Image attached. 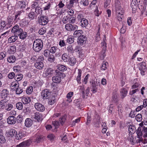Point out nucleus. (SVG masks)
Masks as SVG:
<instances>
[{
	"instance_id": "c756f323",
	"label": "nucleus",
	"mask_w": 147,
	"mask_h": 147,
	"mask_svg": "<svg viewBox=\"0 0 147 147\" xmlns=\"http://www.w3.org/2000/svg\"><path fill=\"white\" fill-rule=\"evenodd\" d=\"M16 60L15 57L13 55L10 56L7 58V61L9 63H13Z\"/></svg>"
},
{
	"instance_id": "a19ab883",
	"label": "nucleus",
	"mask_w": 147,
	"mask_h": 147,
	"mask_svg": "<svg viewBox=\"0 0 147 147\" xmlns=\"http://www.w3.org/2000/svg\"><path fill=\"white\" fill-rule=\"evenodd\" d=\"M55 56L52 54H51L49 56L48 61L51 63L54 62L55 61Z\"/></svg>"
},
{
	"instance_id": "49530a36",
	"label": "nucleus",
	"mask_w": 147,
	"mask_h": 147,
	"mask_svg": "<svg viewBox=\"0 0 147 147\" xmlns=\"http://www.w3.org/2000/svg\"><path fill=\"white\" fill-rule=\"evenodd\" d=\"M115 7L116 9L122 8L121 6V3L119 0H117L115 2Z\"/></svg>"
},
{
	"instance_id": "6ab92c4d",
	"label": "nucleus",
	"mask_w": 147,
	"mask_h": 147,
	"mask_svg": "<svg viewBox=\"0 0 147 147\" xmlns=\"http://www.w3.org/2000/svg\"><path fill=\"white\" fill-rule=\"evenodd\" d=\"M33 123L32 121L29 118L26 119L25 121V124L26 127H30Z\"/></svg>"
},
{
	"instance_id": "7ed1b4c3",
	"label": "nucleus",
	"mask_w": 147,
	"mask_h": 147,
	"mask_svg": "<svg viewBox=\"0 0 147 147\" xmlns=\"http://www.w3.org/2000/svg\"><path fill=\"white\" fill-rule=\"evenodd\" d=\"M67 117V115H65L60 118L59 121H53V124L56 128H57L60 124L63 125Z\"/></svg>"
},
{
	"instance_id": "39448f33",
	"label": "nucleus",
	"mask_w": 147,
	"mask_h": 147,
	"mask_svg": "<svg viewBox=\"0 0 147 147\" xmlns=\"http://www.w3.org/2000/svg\"><path fill=\"white\" fill-rule=\"evenodd\" d=\"M11 32L14 35L18 36L23 32V30L17 24L15 25L12 29Z\"/></svg>"
},
{
	"instance_id": "79ce46f5",
	"label": "nucleus",
	"mask_w": 147,
	"mask_h": 147,
	"mask_svg": "<svg viewBox=\"0 0 147 147\" xmlns=\"http://www.w3.org/2000/svg\"><path fill=\"white\" fill-rule=\"evenodd\" d=\"M80 5L84 6H87L89 4L88 0H80Z\"/></svg>"
},
{
	"instance_id": "864d4df0",
	"label": "nucleus",
	"mask_w": 147,
	"mask_h": 147,
	"mask_svg": "<svg viewBox=\"0 0 147 147\" xmlns=\"http://www.w3.org/2000/svg\"><path fill=\"white\" fill-rule=\"evenodd\" d=\"M21 67L19 65L14 66L13 67V71L15 72H18L20 71Z\"/></svg>"
},
{
	"instance_id": "20e7f679",
	"label": "nucleus",
	"mask_w": 147,
	"mask_h": 147,
	"mask_svg": "<svg viewBox=\"0 0 147 147\" xmlns=\"http://www.w3.org/2000/svg\"><path fill=\"white\" fill-rule=\"evenodd\" d=\"M38 23L40 25L45 26L49 22L48 17L45 16H42L38 17Z\"/></svg>"
},
{
	"instance_id": "09e8293b",
	"label": "nucleus",
	"mask_w": 147,
	"mask_h": 147,
	"mask_svg": "<svg viewBox=\"0 0 147 147\" xmlns=\"http://www.w3.org/2000/svg\"><path fill=\"white\" fill-rule=\"evenodd\" d=\"M27 33L26 32H22L19 35L20 38L22 39H25L27 36Z\"/></svg>"
},
{
	"instance_id": "a18cd8bd",
	"label": "nucleus",
	"mask_w": 147,
	"mask_h": 147,
	"mask_svg": "<svg viewBox=\"0 0 147 147\" xmlns=\"http://www.w3.org/2000/svg\"><path fill=\"white\" fill-rule=\"evenodd\" d=\"M17 108L19 110H21L23 109V105L20 102H17L16 105Z\"/></svg>"
},
{
	"instance_id": "6e6552de",
	"label": "nucleus",
	"mask_w": 147,
	"mask_h": 147,
	"mask_svg": "<svg viewBox=\"0 0 147 147\" xmlns=\"http://www.w3.org/2000/svg\"><path fill=\"white\" fill-rule=\"evenodd\" d=\"M57 70H55L52 68L47 69L45 71V74L46 76L50 77L54 75H55Z\"/></svg>"
},
{
	"instance_id": "f8f14e48",
	"label": "nucleus",
	"mask_w": 147,
	"mask_h": 147,
	"mask_svg": "<svg viewBox=\"0 0 147 147\" xmlns=\"http://www.w3.org/2000/svg\"><path fill=\"white\" fill-rule=\"evenodd\" d=\"M32 141L30 140H27L17 145L16 147H27L30 146Z\"/></svg>"
},
{
	"instance_id": "e433bc0d",
	"label": "nucleus",
	"mask_w": 147,
	"mask_h": 147,
	"mask_svg": "<svg viewBox=\"0 0 147 147\" xmlns=\"http://www.w3.org/2000/svg\"><path fill=\"white\" fill-rule=\"evenodd\" d=\"M23 77V75L22 74H17L15 75L14 79L16 81H18L21 80Z\"/></svg>"
},
{
	"instance_id": "4be33fe9",
	"label": "nucleus",
	"mask_w": 147,
	"mask_h": 147,
	"mask_svg": "<svg viewBox=\"0 0 147 147\" xmlns=\"http://www.w3.org/2000/svg\"><path fill=\"white\" fill-rule=\"evenodd\" d=\"M127 93V91L125 88H122L120 90V93L121 94V98L123 99L126 96Z\"/></svg>"
},
{
	"instance_id": "37998d69",
	"label": "nucleus",
	"mask_w": 147,
	"mask_h": 147,
	"mask_svg": "<svg viewBox=\"0 0 147 147\" xmlns=\"http://www.w3.org/2000/svg\"><path fill=\"white\" fill-rule=\"evenodd\" d=\"M13 107L12 104L9 103L5 106V109L7 111H10L12 109Z\"/></svg>"
},
{
	"instance_id": "5701e85b",
	"label": "nucleus",
	"mask_w": 147,
	"mask_h": 147,
	"mask_svg": "<svg viewBox=\"0 0 147 147\" xmlns=\"http://www.w3.org/2000/svg\"><path fill=\"white\" fill-rule=\"evenodd\" d=\"M17 5H18L20 8L23 9L26 6V2L24 1H19L17 3Z\"/></svg>"
},
{
	"instance_id": "a211bd4d",
	"label": "nucleus",
	"mask_w": 147,
	"mask_h": 147,
	"mask_svg": "<svg viewBox=\"0 0 147 147\" xmlns=\"http://www.w3.org/2000/svg\"><path fill=\"white\" fill-rule=\"evenodd\" d=\"M23 13L22 11H19L16 12L15 17L14 20L16 22H18L19 20H20V16L22 15V13Z\"/></svg>"
},
{
	"instance_id": "f3484780",
	"label": "nucleus",
	"mask_w": 147,
	"mask_h": 147,
	"mask_svg": "<svg viewBox=\"0 0 147 147\" xmlns=\"http://www.w3.org/2000/svg\"><path fill=\"white\" fill-rule=\"evenodd\" d=\"M34 66L38 69H42L44 67V64L41 62L36 61L34 64Z\"/></svg>"
},
{
	"instance_id": "de8ad7c7",
	"label": "nucleus",
	"mask_w": 147,
	"mask_h": 147,
	"mask_svg": "<svg viewBox=\"0 0 147 147\" xmlns=\"http://www.w3.org/2000/svg\"><path fill=\"white\" fill-rule=\"evenodd\" d=\"M28 16L31 19H33L35 17H36V16L35 13L34 12H30L28 14Z\"/></svg>"
},
{
	"instance_id": "2f4dec72",
	"label": "nucleus",
	"mask_w": 147,
	"mask_h": 147,
	"mask_svg": "<svg viewBox=\"0 0 147 147\" xmlns=\"http://www.w3.org/2000/svg\"><path fill=\"white\" fill-rule=\"evenodd\" d=\"M83 33V32L81 30H75L74 31V35L75 37H79L80 36H82L81 34Z\"/></svg>"
},
{
	"instance_id": "c03bdc74",
	"label": "nucleus",
	"mask_w": 147,
	"mask_h": 147,
	"mask_svg": "<svg viewBox=\"0 0 147 147\" xmlns=\"http://www.w3.org/2000/svg\"><path fill=\"white\" fill-rule=\"evenodd\" d=\"M141 87V85L138 82L135 83L132 86V89H136L138 88L139 89Z\"/></svg>"
},
{
	"instance_id": "5fc2aeb1",
	"label": "nucleus",
	"mask_w": 147,
	"mask_h": 147,
	"mask_svg": "<svg viewBox=\"0 0 147 147\" xmlns=\"http://www.w3.org/2000/svg\"><path fill=\"white\" fill-rule=\"evenodd\" d=\"M136 119L138 121L140 122L142 120V116L141 114H138L136 116Z\"/></svg>"
},
{
	"instance_id": "c9c22d12",
	"label": "nucleus",
	"mask_w": 147,
	"mask_h": 147,
	"mask_svg": "<svg viewBox=\"0 0 147 147\" xmlns=\"http://www.w3.org/2000/svg\"><path fill=\"white\" fill-rule=\"evenodd\" d=\"M16 47L14 45L10 46L8 50L10 54H13L16 51Z\"/></svg>"
},
{
	"instance_id": "ddd939ff",
	"label": "nucleus",
	"mask_w": 147,
	"mask_h": 147,
	"mask_svg": "<svg viewBox=\"0 0 147 147\" xmlns=\"http://www.w3.org/2000/svg\"><path fill=\"white\" fill-rule=\"evenodd\" d=\"M34 107L37 111L41 112L44 111L45 108L44 105L38 102L35 103Z\"/></svg>"
},
{
	"instance_id": "f704fd0d",
	"label": "nucleus",
	"mask_w": 147,
	"mask_h": 147,
	"mask_svg": "<svg viewBox=\"0 0 147 147\" xmlns=\"http://www.w3.org/2000/svg\"><path fill=\"white\" fill-rule=\"evenodd\" d=\"M68 61L70 65L72 66L74 65L75 64L76 62V59L74 57L70 58Z\"/></svg>"
},
{
	"instance_id": "9d476101",
	"label": "nucleus",
	"mask_w": 147,
	"mask_h": 147,
	"mask_svg": "<svg viewBox=\"0 0 147 147\" xmlns=\"http://www.w3.org/2000/svg\"><path fill=\"white\" fill-rule=\"evenodd\" d=\"M86 40L87 38L86 36L82 35V36H80L78 37L77 42L78 44L82 45L86 43Z\"/></svg>"
},
{
	"instance_id": "8fccbe9b",
	"label": "nucleus",
	"mask_w": 147,
	"mask_h": 147,
	"mask_svg": "<svg viewBox=\"0 0 147 147\" xmlns=\"http://www.w3.org/2000/svg\"><path fill=\"white\" fill-rule=\"evenodd\" d=\"M61 58L63 61L65 62H67L68 60L69 59L68 58V56L66 53L63 54L62 55Z\"/></svg>"
},
{
	"instance_id": "473e14b6",
	"label": "nucleus",
	"mask_w": 147,
	"mask_h": 147,
	"mask_svg": "<svg viewBox=\"0 0 147 147\" xmlns=\"http://www.w3.org/2000/svg\"><path fill=\"white\" fill-rule=\"evenodd\" d=\"M58 69L61 71H64L67 70V68L66 66L62 64H59L57 66Z\"/></svg>"
},
{
	"instance_id": "dca6fc26",
	"label": "nucleus",
	"mask_w": 147,
	"mask_h": 147,
	"mask_svg": "<svg viewBox=\"0 0 147 147\" xmlns=\"http://www.w3.org/2000/svg\"><path fill=\"white\" fill-rule=\"evenodd\" d=\"M34 118L38 121H41L43 119L42 115L39 112H36L34 114Z\"/></svg>"
},
{
	"instance_id": "aec40b11",
	"label": "nucleus",
	"mask_w": 147,
	"mask_h": 147,
	"mask_svg": "<svg viewBox=\"0 0 147 147\" xmlns=\"http://www.w3.org/2000/svg\"><path fill=\"white\" fill-rule=\"evenodd\" d=\"M22 101L24 104H27L30 103L31 100L29 97L25 96L22 98Z\"/></svg>"
},
{
	"instance_id": "b1692460",
	"label": "nucleus",
	"mask_w": 147,
	"mask_h": 147,
	"mask_svg": "<svg viewBox=\"0 0 147 147\" xmlns=\"http://www.w3.org/2000/svg\"><path fill=\"white\" fill-rule=\"evenodd\" d=\"M44 137L42 135H38L36 136V139L34 140V142L36 143H39L43 140Z\"/></svg>"
},
{
	"instance_id": "13d9d810",
	"label": "nucleus",
	"mask_w": 147,
	"mask_h": 147,
	"mask_svg": "<svg viewBox=\"0 0 147 147\" xmlns=\"http://www.w3.org/2000/svg\"><path fill=\"white\" fill-rule=\"evenodd\" d=\"M79 89L80 91L81 92V93L82 96H84L85 93H84V86H80L79 87Z\"/></svg>"
},
{
	"instance_id": "bf43d9fd",
	"label": "nucleus",
	"mask_w": 147,
	"mask_h": 147,
	"mask_svg": "<svg viewBox=\"0 0 147 147\" xmlns=\"http://www.w3.org/2000/svg\"><path fill=\"white\" fill-rule=\"evenodd\" d=\"M108 64V63L107 62L104 61L102 65L101 69L104 70H105L107 68V65Z\"/></svg>"
},
{
	"instance_id": "2eb2a0df",
	"label": "nucleus",
	"mask_w": 147,
	"mask_h": 147,
	"mask_svg": "<svg viewBox=\"0 0 147 147\" xmlns=\"http://www.w3.org/2000/svg\"><path fill=\"white\" fill-rule=\"evenodd\" d=\"M1 94L3 98H6L9 95V92L8 90L6 89H3L2 91Z\"/></svg>"
},
{
	"instance_id": "cd10ccee",
	"label": "nucleus",
	"mask_w": 147,
	"mask_h": 147,
	"mask_svg": "<svg viewBox=\"0 0 147 147\" xmlns=\"http://www.w3.org/2000/svg\"><path fill=\"white\" fill-rule=\"evenodd\" d=\"M128 130L131 134H134L136 131V128L134 125H130L128 127Z\"/></svg>"
},
{
	"instance_id": "603ef678",
	"label": "nucleus",
	"mask_w": 147,
	"mask_h": 147,
	"mask_svg": "<svg viewBox=\"0 0 147 147\" xmlns=\"http://www.w3.org/2000/svg\"><path fill=\"white\" fill-rule=\"evenodd\" d=\"M24 134L22 132H19L16 136L17 140H19L22 139L24 136Z\"/></svg>"
},
{
	"instance_id": "393cba45",
	"label": "nucleus",
	"mask_w": 147,
	"mask_h": 147,
	"mask_svg": "<svg viewBox=\"0 0 147 147\" xmlns=\"http://www.w3.org/2000/svg\"><path fill=\"white\" fill-rule=\"evenodd\" d=\"M18 39V36L16 35L12 36L8 39V42L9 43L15 42Z\"/></svg>"
},
{
	"instance_id": "6e6d98bb",
	"label": "nucleus",
	"mask_w": 147,
	"mask_h": 147,
	"mask_svg": "<svg viewBox=\"0 0 147 147\" xmlns=\"http://www.w3.org/2000/svg\"><path fill=\"white\" fill-rule=\"evenodd\" d=\"M33 90V87L32 86H29L26 89V93L28 94H31Z\"/></svg>"
},
{
	"instance_id": "1a4fd4ad",
	"label": "nucleus",
	"mask_w": 147,
	"mask_h": 147,
	"mask_svg": "<svg viewBox=\"0 0 147 147\" xmlns=\"http://www.w3.org/2000/svg\"><path fill=\"white\" fill-rule=\"evenodd\" d=\"M91 82H92L91 85L92 87V92L93 93H95L97 92V89L98 86H100V83L99 82H97V80L96 81L94 80L92 82H90L91 83Z\"/></svg>"
},
{
	"instance_id": "72a5a7b5",
	"label": "nucleus",
	"mask_w": 147,
	"mask_h": 147,
	"mask_svg": "<svg viewBox=\"0 0 147 147\" xmlns=\"http://www.w3.org/2000/svg\"><path fill=\"white\" fill-rule=\"evenodd\" d=\"M55 75H57L58 76V77L60 78V79L61 78L63 79L65 77V75L63 73L57 70V71L56 72Z\"/></svg>"
},
{
	"instance_id": "052dcab7",
	"label": "nucleus",
	"mask_w": 147,
	"mask_h": 147,
	"mask_svg": "<svg viewBox=\"0 0 147 147\" xmlns=\"http://www.w3.org/2000/svg\"><path fill=\"white\" fill-rule=\"evenodd\" d=\"M13 20V18L11 16H8L7 18V25H9L12 22Z\"/></svg>"
},
{
	"instance_id": "4468645a",
	"label": "nucleus",
	"mask_w": 147,
	"mask_h": 147,
	"mask_svg": "<svg viewBox=\"0 0 147 147\" xmlns=\"http://www.w3.org/2000/svg\"><path fill=\"white\" fill-rule=\"evenodd\" d=\"M16 121V118L13 116H9L7 119V122L9 124H14Z\"/></svg>"
},
{
	"instance_id": "0e129e2a",
	"label": "nucleus",
	"mask_w": 147,
	"mask_h": 147,
	"mask_svg": "<svg viewBox=\"0 0 147 147\" xmlns=\"http://www.w3.org/2000/svg\"><path fill=\"white\" fill-rule=\"evenodd\" d=\"M15 74L14 72H11L8 75V77L10 79H12L15 77Z\"/></svg>"
},
{
	"instance_id": "bb28decb",
	"label": "nucleus",
	"mask_w": 147,
	"mask_h": 147,
	"mask_svg": "<svg viewBox=\"0 0 147 147\" xmlns=\"http://www.w3.org/2000/svg\"><path fill=\"white\" fill-rule=\"evenodd\" d=\"M8 134L11 137H13L16 136L17 132L15 129H11L8 132Z\"/></svg>"
},
{
	"instance_id": "c85d7f7f",
	"label": "nucleus",
	"mask_w": 147,
	"mask_h": 147,
	"mask_svg": "<svg viewBox=\"0 0 147 147\" xmlns=\"http://www.w3.org/2000/svg\"><path fill=\"white\" fill-rule=\"evenodd\" d=\"M49 98V104L50 105H52L56 101L55 98L54 96L53 95H51Z\"/></svg>"
},
{
	"instance_id": "f257e3e1",
	"label": "nucleus",
	"mask_w": 147,
	"mask_h": 147,
	"mask_svg": "<svg viewBox=\"0 0 147 147\" xmlns=\"http://www.w3.org/2000/svg\"><path fill=\"white\" fill-rule=\"evenodd\" d=\"M139 125L140 127H138L136 131L137 135L138 136H141L143 135L144 137H147V126H144L143 121Z\"/></svg>"
},
{
	"instance_id": "412c9836",
	"label": "nucleus",
	"mask_w": 147,
	"mask_h": 147,
	"mask_svg": "<svg viewBox=\"0 0 147 147\" xmlns=\"http://www.w3.org/2000/svg\"><path fill=\"white\" fill-rule=\"evenodd\" d=\"M106 50L105 47H104L102 48V50L100 53V59L102 60L104 59L106 55L105 53V51Z\"/></svg>"
},
{
	"instance_id": "ea45409f",
	"label": "nucleus",
	"mask_w": 147,
	"mask_h": 147,
	"mask_svg": "<svg viewBox=\"0 0 147 147\" xmlns=\"http://www.w3.org/2000/svg\"><path fill=\"white\" fill-rule=\"evenodd\" d=\"M14 90L16 91V94H20L23 91L22 88L19 87V86H18V88H16V89H14Z\"/></svg>"
},
{
	"instance_id": "69168bd1",
	"label": "nucleus",
	"mask_w": 147,
	"mask_h": 147,
	"mask_svg": "<svg viewBox=\"0 0 147 147\" xmlns=\"http://www.w3.org/2000/svg\"><path fill=\"white\" fill-rule=\"evenodd\" d=\"M122 9V8L116 9L117 13L120 15H123V11Z\"/></svg>"
},
{
	"instance_id": "58836bf2",
	"label": "nucleus",
	"mask_w": 147,
	"mask_h": 147,
	"mask_svg": "<svg viewBox=\"0 0 147 147\" xmlns=\"http://www.w3.org/2000/svg\"><path fill=\"white\" fill-rule=\"evenodd\" d=\"M78 75L77 77L76 80L78 82V83L79 84H80V80H81V77L82 74V71L80 69H78Z\"/></svg>"
},
{
	"instance_id": "774afa93",
	"label": "nucleus",
	"mask_w": 147,
	"mask_h": 147,
	"mask_svg": "<svg viewBox=\"0 0 147 147\" xmlns=\"http://www.w3.org/2000/svg\"><path fill=\"white\" fill-rule=\"evenodd\" d=\"M58 49V48H57L55 47H53L51 48L49 51L52 53H55L56 50Z\"/></svg>"
},
{
	"instance_id": "a878e982",
	"label": "nucleus",
	"mask_w": 147,
	"mask_h": 147,
	"mask_svg": "<svg viewBox=\"0 0 147 147\" xmlns=\"http://www.w3.org/2000/svg\"><path fill=\"white\" fill-rule=\"evenodd\" d=\"M52 81L53 82L55 83H58L61 82V79L57 75H56L52 77Z\"/></svg>"
},
{
	"instance_id": "4c0bfd02",
	"label": "nucleus",
	"mask_w": 147,
	"mask_h": 147,
	"mask_svg": "<svg viewBox=\"0 0 147 147\" xmlns=\"http://www.w3.org/2000/svg\"><path fill=\"white\" fill-rule=\"evenodd\" d=\"M136 0H133L131 3V6L133 11L136 10L137 8V4Z\"/></svg>"
},
{
	"instance_id": "4d7b16f0",
	"label": "nucleus",
	"mask_w": 147,
	"mask_h": 147,
	"mask_svg": "<svg viewBox=\"0 0 147 147\" xmlns=\"http://www.w3.org/2000/svg\"><path fill=\"white\" fill-rule=\"evenodd\" d=\"M67 50L68 53H72L74 52L72 47L71 45H69L67 47Z\"/></svg>"
},
{
	"instance_id": "338daca9",
	"label": "nucleus",
	"mask_w": 147,
	"mask_h": 147,
	"mask_svg": "<svg viewBox=\"0 0 147 147\" xmlns=\"http://www.w3.org/2000/svg\"><path fill=\"white\" fill-rule=\"evenodd\" d=\"M5 137L3 135H0V142L1 143H4L5 142Z\"/></svg>"
},
{
	"instance_id": "9b49d317",
	"label": "nucleus",
	"mask_w": 147,
	"mask_h": 147,
	"mask_svg": "<svg viewBox=\"0 0 147 147\" xmlns=\"http://www.w3.org/2000/svg\"><path fill=\"white\" fill-rule=\"evenodd\" d=\"M78 27L76 25H73L70 24H66L65 28L67 30L69 31H74L78 29Z\"/></svg>"
},
{
	"instance_id": "0eeeda50",
	"label": "nucleus",
	"mask_w": 147,
	"mask_h": 147,
	"mask_svg": "<svg viewBox=\"0 0 147 147\" xmlns=\"http://www.w3.org/2000/svg\"><path fill=\"white\" fill-rule=\"evenodd\" d=\"M51 92L48 89H45L42 90L41 93L42 98L43 99H47L50 96Z\"/></svg>"
},
{
	"instance_id": "e2e57ef3",
	"label": "nucleus",
	"mask_w": 147,
	"mask_h": 147,
	"mask_svg": "<svg viewBox=\"0 0 147 147\" xmlns=\"http://www.w3.org/2000/svg\"><path fill=\"white\" fill-rule=\"evenodd\" d=\"M74 41V38L73 37H69L67 39V42L69 44L73 43Z\"/></svg>"
},
{
	"instance_id": "f03ea898",
	"label": "nucleus",
	"mask_w": 147,
	"mask_h": 147,
	"mask_svg": "<svg viewBox=\"0 0 147 147\" xmlns=\"http://www.w3.org/2000/svg\"><path fill=\"white\" fill-rule=\"evenodd\" d=\"M43 46V42L42 40L40 39L35 40L33 44V49L36 52L40 51L42 49Z\"/></svg>"
},
{
	"instance_id": "680f3d73",
	"label": "nucleus",
	"mask_w": 147,
	"mask_h": 147,
	"mask_svg": "<svg viewBox=\"0 0 147 147\" xmlns=\"http://www.w3.org/2000/svg\"><path fill=\"white\" fill-rule=\"evenodd\" d=\"M5 100H2L0 101V105L1 109H3L5 107Z\"/></svg>"
},
{
	"instance_id": "423d86ee",
	"label": "nucleus",
	"mask_w": 147,
	"mask_h": 147,
	"mask_svg": "<svg viewBox=\"0 0 147 147\" xmlns=\"http://www.w3.org/2000/svg\"><path fill=\"white\" fill-rule=\"evenodd\" d=\"M139 70L140 71L141 74L144 76L145 75L147 68L146 67V63L145 62H142L139 64Z\"/></svg>"
},
{
	"instance_id": "7c9ffc66",
	"label": "nucleus",
	"mask_w": 147,
	"mask_h": 147,
	"mask_svg": "<svg viewBox=\"0 0 147 147\" xmlns=\"http://www.w3.org/2000/svg\"><path fill=\"white\" fill-rule=\"evenodd\" d=\"M81 26L83 27H85L88 24V21L85 18H82L81 21Z\"/></svg>"
},
{
	"instance_id": "3c124183",
	"label": "nucleus",
	"mask_w": 147,
	"mask_h": 147,
	"mask_svg": "<svg viewBox=\"0 0 147 147\" xmlns=\"http://www.w3.org/2000/svg\"><path fill=\"white\" fill-rule=\"evenodd\" d=\"M97 119H98L96 122H94V124L95 127H99L100 126V117H98L97 118Z\"/></svg>"
}]
</instances>
